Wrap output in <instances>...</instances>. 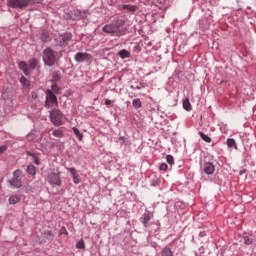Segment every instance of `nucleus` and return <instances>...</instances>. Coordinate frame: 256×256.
<instances>
[{
    "label": "nucleus",
    "instance_id": "nucleus-1",
    "mask_svg": "<svg viewBox=\"0 0 256 256\" xmlns=\"http://www.w3.org/2000/svg\"><path fill=\"white\" fill-rule=\"evenodd\" d=\"M125 20L117 19L112 21L111 24H106L102 31L107 33L108 35H112V37H121V35H125Z\"/></svg>",
    "mask_w": 256,
    "mask_h": 256
},
{
    "label": "nucleus",
    "instance_id": "nucleus-2",
    "mask_svg": "<svg viewBox=\"0 0 256 256\" xmlns=\"http://www.w3.org/2000/svg\"><path fill=\"white\" fill-rule=\"evenodd\" d=\"M42 59L44 61V65L53 67L57 61V56L55 55V51H53V49L46 48L42 53Z\"/></svg>",
    "mask_w": 256,
    "mask_h": 256
},
{
    "label": "nucleus",
    "instance_id": "nucleus-3",
    "mask_svg": "<svg viewBox=\"0 0 256 256\" xmlns=\"http://www.w3.org/2000/svg\"><path fill=\"white\" fill-rule=\"evenodd\" d=\"M41 3V0H8L7 5L12 9H23V7H27L29 3Z\"/></svg>",
    "mask_w": 256,
    "mask_h": 256
},
{
    "label": "nucleus",
    "instance_id": "nucleus-4",
    "mask_svg": "<svg viewBox=\"0 0 256 256\" xmlns=\"http://www.w3.org/2000/svg\"><path fill=\"white\" fill-rule=\"evenodd\" d=\"M23 171L17 169L13 172V178L9 180L10 186L14 189H21L23 187Z\"/></svg>",
    "mask_w": 256,
    "mask_h": 256
},
{
    "label": "nucleus",
    "instance_id": "nucleus-5",
    "mask_svg": "<svg viewBox=\"0 0 256 256\" xmlns=\"http://www.w3.org/2000/svg\"><path fill=\"white\" fill-rule=\"evenodd\" d=\"M59 102H57V96L53 91L46 90V101H45V107H57Z\"/></svg>",
    "mask_w": 256,
    "mask_h": 256
},
{
    "label": "nucleus",
    "instance_id": "nucleus-6",
    "mask_svg": "<svg viewBox=\"0 0 256 256\" xmlns=\"http://www.w3.org/2000/svg\"><path fill=\"white\" fill-rule=\"evenodd\" d=\"M50 120L53 123V125L59 127V125H61V121H63V114L61 113V111L53 109L50 112Z\"/></svg>",
    "mask_w": 256,
    "mask_h": 256
},
{
    "label": "nucleus",
    "instance_id": "nucleus-7",
    "mask_svg": "<svg viewBox=\"0 0 256 256\" xmlns=\"http://www.w3.org/2000/svg\"><path fill=\"white\" fill-rule=\"evenodd\" d=\"M71 39H73V35L71 33H64L58 37L57 45H59V47H67Z\"/></svg>",
    "mask_w": 256,
    "mask_h": 256
},
{
    "label": "nucleus",
    "instance_id": "nucleus-8",
    "mask_svg": "<svg viewBox=\"0 0 256 256\" xmlns=\"http://www.w3.org/2000/svg\"><path fill=\"white\" fill-rule=\"evenodd\" d=\"M201 171L206 173V175H213L215 173V165L211 162H204L201 164Z\"/></svg>",
    "mask_w": 256,
    "mask_h": 256
},
{
    "label": "nucleus",
    "instance_id": "nucleus-9",
    "mask_svg": "<svg viewBox=\"0 0 256 256\" xmlns=\"http://www.w3.org/2000/svg\"><path fill=\"white\" fill-rule=\"evenodd\" d=\"M74 59H75V61H77V63H83L84 61H90L91 54L85 53V52H78L74 56Z\"/></svg>",
    "mask_w": 256,
    "mask_h": 256
},
{
    "label": "nucleus",
    "instance_id": "nucleus-10",
    "mask_svg": "<svg viewBox=\"0 0 256 256\" xmlns=\"http://www.w3.org/2000/svg\"><path fill=\"white\" fill-rule=\"evenodd\" d=\"M50 185H56L57 187H61V176L57 173H51L48 177Z\"/></svg>",
    "mask_w": 256,
    "mask_h": 256
},
{
    "label": "nucleus",
    "instance_id": "nucleus-11",
    "mask_svg": "<svg viewBox=\"0 0 256 256\" xmlns=\"http://www.w3.org/2000/svg\"><path fill=\"white\" fill-rule=\"evenodd\" d=\"M68 171L71 174V177L75 185H79V183H81V176H79V173H77V169L72 167L68 168Z\"/></svg>",
    "mask_w": 256,
    "mask_h": 256
},
{
    "label": "nucleus",
    "instance_id": "nucleus-12",
    "mask_svg": "<svg viewBox=\"0 0 256 256\" xmlns=\"http://www.w3.org/2000/svg\"><path fill=\"white\" fill-rule=\"evenodd\" d=\"M19 69L23 71L24 75L29 76L31 75V69L29 68V65L25 61H21L18 64Z\"/></svg>",
    "mask_w": 256,
    "mask_h": 256
},
{
    "label": "nucleus",
    "instance_id": "nucleus-13",
    "mask_svg": "<svg viewBox=\"0 0 256 256\" xmlns=\"http://www.w3.org/2000/svg\"><path fill=\"white\" fill-rule=\"evenodd\" d=\"M153 217V214L151 212H145L141 217V223H143L144 227H149V221H151V218Z\"/></svg>",
    "mask_w": 256,
    "mask_h": 256
},
{
    "label": "nucleus",
    "instance_id": "nucleus-14",
    "mask_svg": "<svg viewBox=\"0 0 256 256\" xmlns=\"http://www.w3.org/2000/svg\"><path fill=\"white\" fill-rule=\"evenodd\" d=\"M122 9H124L125 11H128L129 13H135V11H137L138 7L136 5H123Z\"/></svg>",
    "mask_w": 256,
    "mask_h": 256
},
{
    "label": "nucleus",
    "instance_id": "nucleus-15",
    "mask_svg": "<svg viewBox=\"0 0 256 256\" xmlns=\"http://www.w3.org/2000/svg\"><path fill=\"white\" fill-rule=\"evenodd\" d=\"M20 83L24 87V89H29V87L31 86V82L27 78H25V76H22L20 78Z\"/></svg>",
    "mask_w": 256,
    "mask_h": 256
},
{
    "label": "nucleus",
    "instance_id": "nucleus-16",
    "mask_svg": "<svg viewBox=\"0 0 256 256\" xmlns=\"http://www.w3.org/2000/svg\"><path fill=\"white\" fill-rule=\"evenodd\" d=\"M118 55L121 59H129L131 57V53L125 49L119 51Z\"/></svg>",
    "mask_w": 256,
    "mask_h": 256
},
{
    "label": "nucleus",
    "instance_id": "nucleus-17",
    "mask_svg": "<svg viewBox=\"0 0 256 256\" xmlns=\"http://www.w3.org/2000/svg\"><path fill=\"white\" fill-rule=\"evenodd\" d=\"M161 256H175L171 250V248L169 247H164L162 250H161Z\"/></svg>",
    "mask_w": 256,
    "mask_h": 256
},
{
    "label": "nucleus",
    "instance_id": "nucleus-18",
    "mask_svg": "<svg viewBox=\"0 0 256 256\" xmlns=\"http://www.w3.org/2000/svg\"><path fill=\"white\" fill-rule=\"evenodd\" d=\"M19 201H21V198L17 195H12L9 198L10 205H16V203H19Z\"/></svg>",
    "mask_w": 256,
    "mask_h": 256
},
{
    "label": "nucleus",
    "instance_id": "nucleus-19",
    "mask_svg": "<svg viewBox=\"0 0 256 256\" xmlns=\"http://www.w3.org/2000/svg\"><path fill=\"white\" fill-rule=\"evenodd\" d=\"M52 135L53 137H57L58 139L64 137L63 131L61 129L53 130Z\"/></svg>",
    "mask_w": 256,
    "mask_h": 256
},
{
    "label": "nucleus",
    "instance_id": "nucleus-20",
    "mask_svg": "<svg viewBox=\"0 0 256 256\" xmlns=\"http://www.w3.org/2000/svg\"><path fill=\"white\" fill-rule=\"evenodd\" d=\"M38 63L39 62L35 58L29 60V68L31 69V71H33V69H36Z\"/></svg>",
    "mask_w": 256,
    "mask_h": 256
},
{
    "label": "nucleus",
    "instance_id": "nucleus-21",
    "mask_svg": "<svg viewBox=\"0 0 256 256\" xmlns=\"http://www.w3.org/2000/svg\"><path fill=\"white\" fill-rule=\"evenodd\" d=\"M183 107L186 111H191V102L189 101V98L183 100Z\"/></svg>",
    "mask_w": 256,
    "mask_h": 256
},
{
    "label": "nucleus",
    "instance_id": "nucleus-22",
    "mask_svg": "<svg viewBox=\"0 0 256 256\" xmlns=\"http://www.w3.org/2000/svg\"><path fill=\"white\" fill-rule=\"evenodd\" d=\"M227 146L230 147V148H233L234 149H237V143L235 142V139L233 138H228L227 140Z\"/></svg>",
    "mask_w": 256,
    "mask_h": 256
},
{
    "label": "nucleus",
    "instance_id": "nucleus-23",
    "mask_svg": "<svg viewBox=\"0 0 256 256\" xmlns=\"http://www.w3.org/2000/svg\"><path fill=\"white\" fill-rule=\"evenodd\" d=\"M27 173L29 175H35L37 173V170L34 165H28L27 166Z\"/></svg>",
    "mask_w": 256,
    "mask_h": 256
},
{
    "label": "nucleus",
    "instance_id": "nucleus-24",
    "mask_svg": "<svg viewBox=\"0 0 256 256\" xmlns=\"http://www.w3.org/2000/svg\"><path fill=\"white\" fill-rule=\"evenodd\" d=\"M72 129H73V132L76 135L77 139L79 141H82L83 140V134H81V131H79L76 127H73Z\"/></svg>",
    "mask_w": 256,
    "mask_h": 256
},
{
    "label": "nucleus",
    "instance_id": "nucleus-25",
    "mask_svg": "<svg viewBox=\"0 0 256 256\" xmlns=\"http://www.w3.org/2000/svg\"><path fill=\"white\" fill-rule=\"evenodd\" d=\"M132 105L134 109H141V99H134Z\"/></svg>",
    "mask_w": 256,
    "mask_h": 256
},
{
    "label": "nucleus",
    "instance_id": "nucleus-26",
    "mask_svg": "<svg viewBox=\"0 0 256 256\" xmlns=\"http://www.w3.org/2000/svg\"><path fill=\"white\" fill-rule=\"evenodd\" d=\"M199 135H200L201 139H203V141H205L206 143H211V137H209L208 135H206L203 132H199Z\"/></svg>",
    "mask_w": 256,
    "mask_h": 256
},
{
    "label": "nucleus",
    "instance_id": "nucleus-27",
    "mask_svg": "<svg viewBox=\"0 0 256 256\" xmlns=\"http://www.w3.org/2000/svg\"><path fill=\"white\" fill-rule=\"evenodd\" d=\"M76 249H85V241L83 239L76 243Z\"/></svg>",
    "mask_w": 256,
    "mask_h": 256
},
{
    "label": "nucleus",
    "instance_id": "nucleus-28",
    "mask_svg": "<svg viewBox=\"0 0 256 256\" xmlns=\"http://www.w3.org/2000/svg\"><path fill=\"white\" fill-rule=\"evenodd\" d=\"M166 161H167V163H168L169 165H174V163H175V159H174L173 156H171V155H167V156H166Z\"/></svg>",
    "mask_w": 256,
    "mask_h": 256
},
{
    "label": "nucleus",
    "instance_id": "nucleus-29",
    "mask_svg": "<svg viewBox=\"0 0 256 256\" xmlns=\"http://www.w3.org/2000/svg\"><path fill=\"white\" fill-rule=\"evenodd\" d=\"M32 99H38L39 98V91L34 90L31 92Z\"/></svg>",
    "mask_w": 256,
    "mask_h": 256
},
{
    "label": "nucleus",
    "instance_id": "nucleus-30",
    "mask_svg": "<svg viewBox=\"0 0 256 256\" xmlns=\"http://www.w3.org/2000/svg\"><path fill=\"white\" fill-rule=\"evenodd\" d=\"M244 243H245V245H252L253 240H251L249 237H245L244 238Z\"/></svg>",
    "mask_w": 256,
    "mask_h": 256
},
{
    "label": "nucleus",
    "instance_id": "nucleus-31",
    "mask_svg": "<svg viewBox=\"0 0 256 256\" xmlns=\"http://www.w3.org/2000/svg\"><path fill=\"white\" fill-rule=\"evenodd\" d=\"M52 93H59V87H57V84L52 85Z\"/></svg>",
    "mask_w": 256,
    "mask_h": 256
},
{
    "label": "nucleus",
    "instance_id": "nucleus-32",
    "mask_svg": "<svg viewBox=\"0 0 256 256\" xmlns=\"http://www.w3.org/2000/svg\"><path fill=\"white\" fill-rule=\"evenodd\" d=\"M159 169H160V171H167L168 166H167V164L162 163V164L160 165Z\"/></svg>",
    "mask_w": 256,
    "mask_h": 256
},
{
    "label": "nucleus",
    "instance_id": "nucleus-33",
    "mask_svg": "<svg viewBox=\"0 0 256 256\" xmlns=\"http://www.w3.org/2000/svg\"><path fill=\"white\" fill-rule=\"evenodd\" d=\"M6 150H7V145L0 146V155L1 153H5Z\"/></svg>",
    "mask_w": 256,
    "mask_h": 256
},
{
    "label": "nucleus",
    "instance_id": "nucleus-34",
    "mask_svg": "<svg viewBox=\"0 0 256 256\" xmlns=\"http://www.w3.org/2000/svg\"><path fill=\"white\" fill-rule=\"evenodd\" d=\"M33 159H34L35 165H40L41 162L39 161V158H37V156H34Z\"/></svg>",
    "mask_w": 256,
    "mask_h": 256
},
{
    "label": "nucleus",
    "instance_id": "nucleus-35",
    "mask_svg": "<svg viewBox=\"0 0 256 256\" xmlns=\"http://www.w3.org/2000/svg\"><path fill=\"white\" fill-rule=\"evenodd\" d=\"M46 235H47L48 237H54L53 232H51V231H47V232H46Z\"/></svg>",
    "mask_w": 256,
    "mask_h": 256
},
{
    "label": "nucleus",
    "instance_id": "nucleus-36",
    "mask_svg": "<svg viewBox=\"0 0 256 256\" xmlns=\"http://www.w3.org/2000/svg\"><path fill=\"white\" fill-rule=\"evenodd\" d=\"M105 105H111V100L106 99V100H105Z\"/></svg>",
    "mask_w": 256,
    "mask_h": 256
},
{
    "label": "nucleus",
    "instance_id": "nucleus-37",
    "mask_svg": "<svg viewBox=\"0 0 256 256\" xmlns=\"http://www.w3.org/2000/svg\"><path fill=\"white\" fill-rule=\"evenodd\" d=\"M26 154H27L29 157H35V156L33 155V153H31V152H26Z\"/></svg>",
    "mask_w": 256,
    "mask_h": 256
},
{
    "label": "nucleus",
    "instance_id": "nucleus-38",
    "mask_svg": "<svg viewBox=\"0 0 256 256\" xmlns=\"http://www.w3.org/2000/svg\"><path fill=\"white\" fill-rule=\"evenodd\" d=\"M119 141H125V137H120Z\"/></svg>",
    "mask_w": 256,
    "mask_h": 256
},
{
    "label": "nucleus",
    "instance_id": "nucleus-39",
    "mask_svg": "<svg viewBox=\"0 0 256 256\" xmlns=\"http://www.w3.org/2000/svg\"><path fill=\"white\" fill-rule=\"evenodd\" d=\"M57 79H59V76H57V77H54V80H55V81H57Z\"/></svg>",
    "mask_w": 256,
    "mask_h": 256
}]
</instances>
